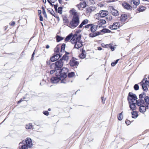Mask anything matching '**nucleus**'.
Masks as SVG:
<instances>
[{
    "label": "nucleus",
    "mask_w": 149,
    "mask_h": 149,
    "mask_svg": "<svg viewBox=\"0 0 149 149\" xmlns=\"http://www.w3.org/2000/svg\"><path fill=\"white\" fill-rule=\"evenodd\" d=\"M63 21L64 23H68L69 22L68 20L66 17L63 18Z\"/></svg>",
    "instance_id": "49530a36"
},
{
    "label": "nucleus",
    "mask_w": 149,
    "mask_h": 149,
    "mask_svg": "<svg viewBox=\"0 0 149 149\" xmlns=\"http://www.w3.org/2000/svg\"><path fill=\"white\" fill-rule=\"evenodd\" d=\"M42 13H43V14L44 15V17H46V18H47V15L46 14L45 11H42Z\"/></svg>",
    "instance_id": "6e6d98bb"
},
{
    "label": "nucleus",
    "mask_w": 149,
    "mask_h": 149,
    "mask_svg": "<svg viewBox=\"0 0 149 149\" xmlns=\"http://www.w3.org/2000/svg\"><path fill=\"white\" fill-rule=\"evenodd\" d=\"M83 45L82 43L79 41H77L74 45L75 48L78 49L81 47Z\"/></svg>",
    "instance_id": "a211bd4d"
},
{
    "label": "nucleus",
    "mask_w": 149,
    "mask_h": 149,
    "mask_svg": "<svg viewBox=\"0 0 149 149\" xmlns=\"http://www.w3.org/2000/svg\"><path fill=\"white\" fill-rule=\"evenodd\" d=\"M67 72H66L65 71H63V72L61 73V76L59 77L60 80L63 79H65L67 77L66 73Z\"/></svg>",
    "instance_id": "412c9836"
},
{
    "label": "nucleus",
    "mask_w": 149,
    "mask_h": 149,
    "mask_svg": "<svg viewBox=\"0 0 149 149\" xmlns=\"http://www.w3.org/2000/svg\"><path fill=\"white\" fill-rule=\"evenodd\" d=\"M92 25V24H88L85 26V28L87 29H88L89 28H90L91 26Z\"/></svg>",
    "instance_id": "09e8293b"
},
{
    "label": "nucleus",
    "mask_w": 149,
    "mask_h": 149,
    "mask_svg": "<svg viewBox=\"0 0 149 149\" xmlns=\"http://www.w3.org/2000/svg\"><path fill=\"white\" fill-rule=\"evenodd\" d=\"M74 75V72H71L68 74V77L69 78H71L73 77Z\"/></svg>",
    "instance_id": "f704fd0d"
},
{
    "label": "nucleus",
    "mask_w": 149,
    "mask_h": 149,
    "mask_svg": "<svg viewBox=\"0 0 149 149\" xmlns=\"http://www.w3.org/2000/svg\"><path fill=\"white\" fill-rule=\"evenodd\" d=\"M57 70H55L54 69L53 70H51L50 72V73L51 74H53V73L55 72V71H56Z\"/></svg>",
    "instance_id": "603ef678"
},
{
    "label": "nucleus",
    "mask_w": 149,
    "mask_h": 149,
    "mask_svg": "<svg viewBox=\"0 0 149 149\" xmlns=\"http://www.w3.org/2000/svg\"><path fill=\"white\" fill-rule=\"evenodd\" d=\"M86 3L84 1H83L80 2L79 4L77 5V6L78 8L79 9H80V7L82 8H84L86 6Z\"/></svg>",
    "instance_id": "dca6fc26"
},
{
    "label": "nucleus",
    "mask_w": 149,
    "mask_h": 149,
    "mask_svg": "<svg viewBox=\"0 0 149 149\" xmlns=\"http://www.w3.org/2000/svg\"><path fill=\"white\" fill-rule=\"evenodd\" d=\"M70 64L71 66L73 67L78 65L79 63L76 61L74 58H72L70 61Z\"/></svg>",
    "instance_id": "6e6552de"
},
{
    "label": "nucleus",
    "mask_w": 149,
    "mask_h": 149,
    "mask_svg": "<svg viewBox=\"0 0 149 149\" xmlns=\"http://www.w3.org/2000/svg\"><path fill=\"white\" fill-rule=\"evenodd\" d=\"M132 2L136 6L139 5L140 3L139 0H132Z\"/></svg>",
    "instance_id": "7c9ffc66"
},
{
    "label": "nucleus",
    "mask_w": 149,
    "mask_h": 149,
    "mask_svg": "<svg viewBox=\"0 0 149 149\" xmlns=\"http://www.w3.org/2000/svg\"><path fill=\"white\" fill-rule=\"evenodd\" d=\"M145 80L144 79L139 84L142 86L143 91H147L148 90L147 86L146 83L143 82L144 81H145Z\"/></svg>",
    "instance_id": "9d476101"
},
{
    "label": "nucleus",
    "mask_w": 149,
    "mask_h": 149,
    "mask_svg": "<svg viewBox=\"0 0 149 149\" xmlns=\"http://www.w3.org/2000/svg\"><path fill=\"white\" fill-rule=\"evenodd\" d=\"M111 13L112 15L115 16H117L119 14L118 11L114 9H112Z\"/></svg>",
    "instance_id": "b1692460"
},
{
    "label": "nucleus",
    "mask_w": 149,
    "mask_h": 149,
    "mask_svg": "<svg viewBox=\"0 0 149 149\" xmlns=\"http://www.w3.org/2000/svg\"><path fill=\"white\" fill-rule=\"evenodd\" d=\"M145 82L147 85H148L149 86V81L147 80H145Z\"/></svg>",
    "instance_id": "0e129e2a"
},
{
    "label": "nucleus",
    "mask_w": 149,
    "mask_h": 149,
    "mask_svg": "<svg viewBox=\"0 0 149 149\" xmlns=\"http://www.w3.org/2000/svg\"><path fill=\"white\" fill-rule=\"evenodd\" d=\"M74 36H75V40H76V41H79L81 39V36L79 35L77 37L76 35H74Z\"/></svg>",
    "instance_id": "79ce46f5"
},
{
    "label": "nucleus",
    "mask_w": 149,
    "mask_h": 149,
    "mask_svg": "<svg viewBox=\"0 0 149 149\" xmlns=\"http://www.w3.org/2000/svg\"><path fill=\"white\" fill-rule=\"evenodd\" d=\"M129 106L131 109L133 111L136 110V103H132L129 104Z\"/></svg>",
    "instance_id": "5701e85b"
},
{
    "label": "nucleus",
    "mask_w": 149,
    "mask_h": 149,
    "mask_svg": "<svg viewBox=\"0 0 149 149\" xmlns=\"http://www.w3.org/2000/svg\"><path fill=\"white\" fill-rule=\"evenodd\" d=\"M21 149H28V148H31L32 146L31 140L30 138L26 139L25 141H23L19 144Z\"/></svg>",
    "instance_id": "f257e3e1"
},
{
    "label": "nucleus",
    "mask_w": 149,
    "mask_h": 149,
    "mask_svg": "<svg viewBox=\"0 0 149 149\" xmlns=\"http://www.w3.org/2000/svg\"><path fill=\"white\" fill-rule=\"evenodd\" d=\"M62 55L61 53H60L59 54H57L56 55H53L50 58L51 61L54 62L56 61L59 58L62 56Z\"/></svg>",
    "instance_id": "39448f33"
},
{
    "label": "nucleus",
    "mask_w": 149,
    "mask_h": 149,
    "mask_svg": "<svg viewBox=\"0 0 149 149\" xmlns=\"http://www.w3.org/2000/svg\"><path fill=\"white\" fill-rule=\"evenodd\" d=\"M63 61H61V60L60 59L55 63H52L50 65V68L54 69L58 71L59 70L61 69V68L63 66Z\"/></svg>",
    "instance_id": "7ed1b4c3"
},
{
    "label": "nucleus",
    "mask_w": 149,
    "mask_h": 149,
    "mask_svg": "<svg viewBox=\"0 0 149 149\" xmlns=\"http://www.w3.org/2000/svg\"><path fill=\"white\" fill-rule=\"evenodd\" d=\"M60 50V46L57 45L56 47L54 49V52H56L58 53Z\"/></svg>",
    "instance_id": "58836bf2"
},
{
    "label": "nucleus",
    "mask_w": 149,
    "mask_h": 149,
    "mask_svg": "<svg viewBox=\"0 0 149 149\" xmlns=\"http://www.w3.org/2000/svg\"><path fill=\"white\" fill-rule=\"evenodd\" d=\"M100 32H95V33H93V36H94V37L100 35Z\"/></svg>",
    "instance_id": "de8ad7c7"
},
{
    "label": "nucleus",
    "mask_w": 149,
    "mask_h": 149,
    "mask_svg": "<svg viewBox=\"0 0 149 149\" xmlns=\"http://www.w3.org/2000/svg\"><path fill=\"white\" fill-rule=\"evenodd\" d=\"M145 101V105L147 107H149V97L146 96L144 99Z\"/></svg>",
    "instance_id": "4be33fe9"
},
{
    "label": "nucleus",
    "mask_w": 149,
    "mask_h": 149,
    "mask_svg": "<svg viewBox=\"0 0 149 149\" xmlns=\"http://www.w3.org/2000/svg\"><path fill=\"white\" fill-rule=\"evenodd\" d=\"M65 46V44L64 43H63L61 47V53L62 52H64V50Z\"/></svg>",
    "instance_id": "473e14b6"
},
{
    "label": "nucleus",
    "mask_w": 149,
    "mask_h": 149,
    "mask_svg": "<svg viewBox=\"0 0 149 149\" xmlns=\"http://www.w3.org/2000/svg\"><path fill=\"white\" fill-rule=\"evenodd\" d=\"M73 37V34L71 33L68 35L65 38V41L67 42L69 41Z\"/></svg>",
    "instance_id": "bb28decb"
},
{
    "label": "nucleus",
    "mask_w": 149,
    "mask_h": 149,
    "mask_svg": "<svg viewBox=\"0 0 149 149\" xmlns=\"http://www.w3.org/2000/svg\"><path fill=\"white\" fill-rule=\"evenodd\" d=\"M88 22V20L87 19H85L84 20L80 25L79 26L78 28H81L83 27V26L87 24Z\"/></svg>",
    "instance_id": "aec40b11"
},
{
    "label": "nucleus",
    "mask_w": 149,
    "mask_h": 149,
    "mask_svg": "<svg viewBox=\"0 0 149 149\" xmlns=\"http://www.w3.org/2000/svg\"><path fill=\"white\" fill-rule=\"evenodd\" d=\"M70 11L72 12V14L73 15V16H76L77 17H79V15H78L77 13L75 10L72 9V10H71Z\"/></svg>",
    "instance_id": "393cba45"
},
{
    "label": "nucleus",
    "mask_w": 149,
    "mask_h": 149,
    "mask_svg": "<svg viewBox=\"0 0 149 149\" xmlns=\"http://www.w3.org/2000/svg\"><path fill=\"white\" fill-rule=\"evenodd\" d=\"M111 50L112 51H113L114 50V48H115L113 46H112V45H111Z\"/></svg>",
    "instance_id": "69168bd1"
},
{
    "label": "nucleus",
    "mask_w": 149,
    "mask_h": 149,
    "mask_svg": "<svg viewBox=\"0 0 149 149\" xmlns=\"http://www.w3.org/2000/svg\"><path fill=\"white\" fill-rule=\"evenodd\" d=\"M54 7L55 9L56 10L57 9V8L58 6L57 4H56V5H54Z\"/></svg>",
    "instance_id": "680f3d73"
},
{
    "label": "nucleus",
    "mask_w": 149,
    "mask_h": 149,
    "mask_svg": "<svg viewBox=\"0 0 149 149\" xmlns=\"http://www.w3.org/2000/svg\"><path fill=\"white\" fill-rule=\"evenodd\" d=\"M125 123L127 125H129L130 124L131 122L130 120H126L125 121Z\"/></svg>",
    "instance_id": "5fc2aeb1"
},
{
    "label": "nucleus",
    "mask_w": 149,
    "mask_h": 149,
    "mask_svg": "<svg viewBox=\"0 0 149 149\" xmlns=\"http://www.w3.org/2000/svg\"><path fill=\"white\" fill-rule=\"evenodd\" d=\"M59 71L58 72L57 70L56 71V72L55 73V75L56 77H60L61 76V73L63 72V71H65L66 72L68 71V69L63 68L61 70H59Z\"/></svg>",
    "instance_id": "423d86ee"
},
{
    "label": "nucleus",
    "mask_w": 149,
    "mask_h": 149,
    "mask_svg": "<svg viewBox=\"0 0 149 149\" xmlns=\"http://www.w3.org/2000/svg\"><path fill=\"white\" fill-rule=\"evenodd\" d=\"M123 112L121 113L119 115V116H118V120H121L123 117V116L122 114Z\"/></svg>",
    "instance_id": "ea45409f"
},
{
    "label": "nucleus",
    "mask_w": 149,
    "mask_h": 149,
    "mask_svg": "<svg viewBox=\"0 0 149 149\" xmlns=\"http://www.w3.org/2000/svg\"><path fill=\"white\" fill-rule=\"evenodd\" d=\"M25 98H22L20 100H19V101H18L17 103L18 104H19V103H21V102H22V101H24V100L23 99H24Z\"/></svg>",
    "instance_id": "4d7b16f0"
},
{
    "label": "nucleus",
    "mask_w": 149,
    "mask_h": 149,
    "mask_svg": "<svg viewBox=\"0 0 149 149\" xmlns=\"http://www.w3.org/2000/svg\"><path fill=\"white\" fill-rule=\"evenodd\" d=\"M127 100L129 102V104L134 103V102L136 100H134L133 99H131L130 98H127Z\"/></svg>",
    "instance_id": "37998d69"
},
{
    "label": "nucleus",
    "mask_w": 149,
    "mask_h": 149,
    "mask_svg": "<svg viewBox=\"0 0 149 149\" xmlns=\"http://www.w3.org/2000/svg\"><path fill=\"white\" fill-rule=\"evenodd\" d=\"M58 12L59 13H60V14L62 13V7H58Z\"/></svg>",
    "instance_id": "8fccbe9b"
},
{
    "label": "nucleus",
    "mask_w": 149,
    "mask_h": 149,
    "mask_svg": "<svg viewBox=\"0 0 149 149\" xmlns=\"http://www.w3.org/2000/svg\"><path fill=\"white\" fill-rule=\"evenodd\" d=\"M68 56L66 54H64L62 58L60 59L61 60V61H63V60L67 61L68 60Z\"/></svg>",
    "instance_id": "cd10ccee"
},
{
    "label": "nucleus",
    "mask_w": 149,
    "mask_h": 149,
    "mask_svg": "<svg viewBox=\"0 0 149 149\" xmlns=\"http://www.w3.org/2000/svg\"><path fill=\"white\" fill-rule=\"evenodd\" d=\"M52 62L51 61V60L50 59V60H49V61H47V65H50V62Z\"/></svg>",
    "instance_id": "338daca9"
},
{
    "label": "nucleus",
    "mask_w": 149,
    "mask_h": 149,
    "mask_svg": "<svg viewBox=\"0 0 149 149\" xmlns=\"http://www.w3.org/2000/svg\"><path fill=\"white\" fill-rule=\"evenodd\" d=\"M119 26L120 24L118 22H115L113 23L112 25H110L109 28L111 30L116 29L119 28Z\"/></svg>",
    "instance_id": "1a4fd4ad"
},
{
    "label": "nucleus",
    "mask_w": 149,
    "mask_h": 149,
    "mask_svg": "<svg viewBox=\"0 0 149 149\" xmlns=\"http://www.w3.org/2000/svg\"><path fill=\"white\" fill-rule=\"evenodd\" d=\"M79 17L72 16V20L70 23V26H69L72 29L75 28L79 25Z\"/></svg>",
    "instance_id": "f03ea898"
},
{
    "label": "nucleus",
    "mask_w": 149,
    "mask_h": 149,
    "mask_svg": "<svg viewBox=\"0 0 149 149\" xmlns=\"http://www.w3.org/2000/svg\"><path fill=\"white\" fill-rule=\"evenodd\" d=\"M134 88L135 90L137 91L139 89V86L137 84H135L134 86Z\"/></svg>",
    "instance_id": "a18cd8bd"
},
{
    "label": "nucleus",
    "mask_w": 149,
    "mask_h": 149,
    "mask_svg": "<svg viewBox=\"0 0 149 149\" xmlns=\"http://www.w3.org/2000/svg\"><path fill=\"white\" fill-rule=\"evenodd\" d=\"M132 117L133 118H136L138 116L137 113L136 111H133L132 112Z\"/></svg>",
    "instance_id": "c85d7f7f"
},
{
    "label": "nucleus",
    "mask_w": 149,
    "mask_h": 149,
    "mask_svg": "<svg viewBox=\"0 0 149 149\" xmlns=\"http://www.w3.org/2000/svg\"><path fill=\"white\" fill-rule=\"evenodd\" d=\"M122 5L123 7L125 9L129 10H132V7L128 3L124 2L122 3Z\"/></svg>",
    "instance_id": "9b49d317"
},
{
    "label": "nucleus",
    "mask_w": 149,
    "mask_h": 149,
    "mask_svg": "<svg viewBox=\"0 0 149 149\" xmlns=\"http://www.w3.org/2000/svg\"><path fill=\"white\" fill-rule=\"evenodd\" d=\"M39 17H40V21H42L43 20V17L41 15H39Z\"/></svg>",
    "instance_id": "13d9d810"
},
{
    "label": "nucleus",
    "mask_w": 149,
    "mask_h": 149,
    "mask_svg": "<svg viewBox=\"0 0 149 149\" xmlns=\"http://www.w3.org/2000/svg\"><path fill=\"white\" fill-rule=\"evenodd\" d=\"M85 53L84 50L82 51V53L79 55L80 58L81 59H84L85 58L86 56V54H85Z\"/></svg>",
    "instance_id": "a878e982"
},
{
    "label": "nucleus",
    "mask_w": 149,
    "mask_h": 149,
    "mask_svg": "<svg viewBox=\"0 0 149 149\" xmlns=\"http://www.w3.org/2000/svg\"><path fill=\"white\" fill-rule=\"evenodd\" d=\"M43 113L46 116H48L49 113V112L47 111H45L43 112Z\"/></svg>",
    "instance_id": "864d4df0"
},
{
    "label": "nucleus",
    "mask_w": 149,
    "mask_h": 149,
    "mask_svg": "<svg viewBox=\"0 0 149 149\" xmlns=\"http://www.w3.org/2000/svg\"><path fill=\"white\" fill-rule=\"evenodd\" d=\"M35 50H34V52H33L32 54V57H31V60H33V57L34 56V54H35Z\"/></svg>",
    "instance_id": "e2e57ef3"
},
{
    "label": "nucleus",
    "mask_w": 149,
    "mask_h": 149,
    "mask_svg": "<svg viewBox=\"0 0 149 149\" xmlns=\"http://www.w3.org/2000/svg\"><path fill=\"white\" fill-rule=\"evenodd\" d=\"M127 98H130L131 99H133L134 100H136V101L137 99V97L136 95L135 94H133L131 92H130L129 93Z\"/></svg>",
    "instance_id": "f8f14e48"
},
{
    "label": "nucleus",
    "mask_w": 149,
    "mask_h": 149,
    "mask_svg": "<svg viewBox=\"0 0 149 149\" xmlns=\"http://www.w3.org/2000/svg\"><path fill=\"white\" fill-rule=\"evenodd\" d=\"M119 59L116 60L115 62H113L111 63V66H114L117 63Z\"/></svg>",
    "instance_id": "c03bdc74"
},
{
    "label": "nucleus",
    "mask_w": 149,
    "mask_h": 149,
    "mask_svg": "<svg viewBox=\"0 0 149 149\" xmlns=\"http://www.w3.org/2000/svg\"><path fill=\"white\" fill-rule=\"evenodd\" d=\"M108 12L106 10H101L97 14V15L101 17H103L107 16L108 14Z\"/></svg>",
    "instance_id": "20e7f679"
},
{
    "label": "nucleus",
    "mask_w": 149,
    "mask_h": 149,
    "mask_svg": "<svg viewBox=\"0 0 149 149\" xmlns=\"http://www.w3.org/2000/svg\"><path fill=\"white\" fill-rule=\"evenodd\" d=\"M48 11L50 13V14L54 16V12L53 11L52 9L49 8L47 9Z\"/></svg>",
    "instance_id": "e433bc0d"
},
{
    "label": "nucleus",
    "mask_w": 149,
    "mask_h": 149,
    "mask_svg": "<svg viewBox=\"0 0 149 149\" xmlns=\"http://www.w3.org/2000/svg\"><path fill=\"white\" fill-rule=\"evenodd\" d=\"M127 19V16L125 14H122L118 19L122 23H124Z\"/></svg>",
    "instance_id": "0eeeda50"
},
{
    "label": "nucleus",
    "mask_w": 149,
    "mask_h": 149,
    "mask_svg": "<svg viewBox=\"0 0 149 149\" xmlns=\"http://www.w3.org/2000/svg\"><path fill=\"white\" fill-rule=\"evenodd\" d=\"M146 97V93L144 92H143L139 95V99H144Z\"/></svg>",
    "instance_id": "2f4dec72"
},
{
    "label": "nucleus",
    "mask_w": 149,
    "mask_h": 149,
    "mask_svg": "<svg viewBox=\"0 0 149 149\" xmlns=\"http://www.w3.org/2000/svg\"><path fill=\"white\" fill-rule=\"evenodd\" d=\"M102 99V102L103 104H104L105 103V101L106 99V98H104V97H101Z\"/></svg>",
    "instance_id": "3c124183"
},
{
    "label": "nucleus",
    "mask_w": 149,
    "mask_h": 149,
    "mask_svg": "<svg viewBox=\"0 0 149 149\" xmlns=\"http://www.w3.org/2000/svg\"><path fill=\"white\" fill-rule=\"evenodd\" d=\"M61 83H63L65 84L66 83V81H65L64 79H63V80L61 79Z\"/></svg>",
    "instance_id": "052dcab7"
},
{
    "label": "nucleus",
    "mask_w": 149,
    "mask_h": 149,
    "mask_svg": "<svg viewBox=\"0 0 149 149\" xmlns=\"http://www.w3.org/2000/svg\"><path fill=\"white\" fill-rule=\"evenodd\" d=\"M75 36L74 35L70 41L71 42L72 44H75L77 42L76 41V40H75Z\"/></svg>",
    "instance_id": "c756f323"
},
{
    "label": "nucleus",
    "mask_w": 149,
    "mask_h": 149,
    "mask_svg": "<svg viewBox=\"0 0 149 149\" xmlns=\"http://www.w3.org/2000/svg\"><path fill=\"white\" fill-rule=\"evenodd\" d=\"M101 32H103L104 33H110L111 31L108 29H105L101 30Z\"/></svg>",
    "instance_id": "c9c22d12"
},
{
    "label": "nucleus",
    "mask_w": 149,
    "mask_h": 149,
    "mask_svg": "<svg viewBox=\"0 0 149 149\" xmlns=\"http://www.w3.org/2000/svg\"><path fill=\"white\" fill-rule=\"evenodd\" d=\"M149 109V107H147L146 105H141L139 107V111L141 112H145L146 109Z\"/></svg>",
    "instance_id": "2eb2a0df"
},
{
    "label": "nucleus",
    "mask_w": 149,
    "mask_h": 149,
    "mask_svg": "<svg viewBox=\"0 0 149 149\" xmlns=\"http://www.w3.org/2000/svg\"><path fill=\"white\" fill-rule=\"evenodd\" d=\"M111 44H108V45H105V47L106 48H108L109 47V46H111Z\"/></svg>",
    "instance_id": "774afa93"
},
{
    "label": "nucleus",
    "mask_w": 149,
    "mask_h": 149,
    "mask_svg": "<svg viewBox=\"0 0 149 149\" xmlns=\"http://www.w3.org/2000/svg\"><path fill=\"white\" fill-rule=\"evenodd\" d=\"M60 79L59 77H53L51 79V81L52 83H57L60 80Z\"/></svg>",
    "instance_id": "ddd939ff"
},
{
    "label": "nucleus",
    "mask_w": 149,
    "mask_h": 149,
    "mask_svg": "<svg viewBox=\"0 0 149 149\" xmlns=\"http://www.w3.org/2000/svg\"><path fill=\"white\" fill-rule=\"evenodd\" d=\"M63 38L61 37H60V36L57 35L56 36V41L57 42H59L60 41L63 40Z\"/></svg>",
    "instance_id": "4c0bfd02"
},
{
    "label": "nucleus",
    "mask_w": 149,
    "mask_h": 149,
    "mask_svg": "<svg viewBox=\"0 0 149 149\" xmlns=\"http://www.w3.org/2000/svg\"><path fill=\"white\" fill-rule=\"evenodd\" d=\"M98 26L92 24V25L90 28V30L91 32L94 33L97 30Z\"/></svg>",
    "instance_id": "f3484780"
},
{
    "label": "nucleus",
    "mask_w": 149,
    "mask_h": 149,
    "mask_svg": "<svg viewBox=\"0 0 149 149\" xmlns=\"http://www.w3.org/2000/svg\"><path fill=\"white\" fill-rule=\"evenodd\" d=\"M136 104L139 106H141L143 104L145 105L144 99H139L138 100H136Z\"/></svg>",
    "instance_id": "4468645a"
},
{
    "label": "nucleus",
    "mask_w": 149,
    "mask_h": 149,
    "mask_svg": "<svg viewBox=\"0 0 149 149\" xmlns=\"http://www.w3.org/2000/svg\"><path fill=\"white\" fill-rule=\"evenodd\" d=\"M146 9V7L144 6H141L138 9V10L139 12H142Z\"/></svg>",
    "instance_id": "72a5a7b5"
},
{
    "label": "nucleus",
    "mask_w": 149,
    "mask_h": 149,
    "mask_svg": "<svg viewBox=\"0 0 149 149\" xmlns=\"http://www.w3.org/2000/svg\"><path fill=\"white\" fill-rule=\"evenodd\" d=\"M106 18L107 19H108L109 20H111L112 19L111 17L109 16H107V17H106Z\"/></svg>",
    "instance_id": "bf43d9fd"
},
{
    "label": "nucleus",
    "mask_w": 149,
    "mask_h": 149,
    "mask_svg": "<svg viewBox=\"0 0 149 149\" xmlns=\"http://www.w3.org/2000/svg\"><path fill=\"white\" fill-rule=\"evenodd\" d=\"M106 23V21L103 19H100L97 22V24L99 27L102 26V25L105 24Z\"/></svg>",
    "instance_id": "6ab92c4d"
},
{
    "label": "nucleus",
    "mask_w": 149,
    "mask_h": 149,
    "mask_svg": "<svg viewBox=\"0 0 149 149\" xmlns=\"http://www.w3.org/2000/svg\"><path fill=\"white\" fill-rule=\"evenodd\" d=\"M32 126L31 123H29L26 125V128L27 129H31L32 128Z\"/></svg>",
    "instance_id": "a19ab883"
}]
</instances>
